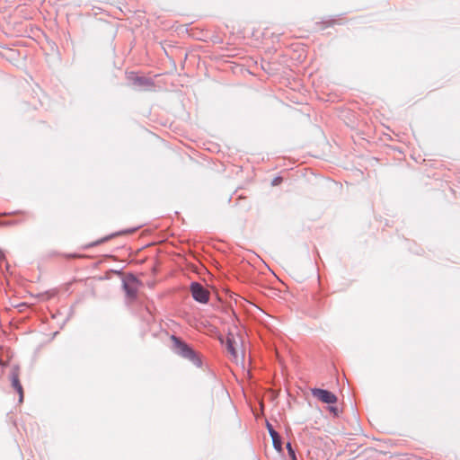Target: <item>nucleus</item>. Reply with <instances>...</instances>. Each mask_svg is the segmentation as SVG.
<instances>
[{
  "instance_id": "obj_2",
  "label": "nucleus",
  "mask_w": 460,
  "mask_h": 460,
  "mask_svg": "<svg viewBox=\"0 0 460 460\" xmlns=\"http://www.w3.org/2000/svg\"><path fill=\"white\" fill-rule=\"evenodd\" d=\"M170 339L172 341V348L177 354L199 364L196 353L188 346V344L174 335H172Z\"/></svg>"
},
{
  "instance_id": "obj_9",
  "label": "nucleus",
  "mask_w": 460,
  "mask_h": 460,
  "mask_svg": "<svg viewBox=\"0 0 460 460\" xmlns=\"http://www.w3.org/2000/svg\"><path fill=\"white\" fill-rule=\"evenodd\" d=\"M330 410L334 413V415H337L338 411H337V408L336 407L331 406Z\"/></svg>"
},
{
  "instance_id": "obj_7",
  "label": "nucleus",
  "mask_w": 460,
  "mask_h": 460,
  "mask_svg": "<svg viewBox=\"0 0 460 460\" xmlns=\"http://www.w3.org/2000/svg\"><path fill=\"white\" fill-rule=\"evenodd\" d=\"M133 284L134 283L126 282L124 285L127 295L131 298L136 297L137 292V288Z\"/></svg>"
},
{
  "instance_id": "obj_1",
  "label": "nucleus",
  "mask_w": 460,
  "mask_h": 460,
  "mask_svg": "<svg viewBox=\"0 0 460 460\" xmlns=\"http://www.w3.org/2000/svg\"><path fill=\"white\" fill-rule=\"evenodd\" d=\"M226 345L232 360L244 367L247 353L244 332L237 326L232 327L228 331Z\"/></svg>"
},
{
  "instance_id": "obj_5",
  "label": "nucleus",
  "mask_w": 460,
  "mask_h": 460,
  "mask_svg": "<svg viewBox=\"0 0 460 460\" xmlns=\"http://www.w3.org/2000/svg\"><path fill=\"white\" fill-rule=\"evenodd\" d=\"M267 429L269 430V433L272 438L273 446L276 450L279 452L282 451V443L279 435L277 431L273 429L272 425L267 422Z\"/></svg>"
},
{
  "instance_id": "obj_4",
  "label": "nucleus",
  "mask_w": 460,
  "mask_h": 460,
  "mask_svg": "<svg viewBox=\"0 0 460 460\" xmlns=\"http://www.w3.org/2000/svg\"><path fill=\"white\" fill-rule=\"evenodd\" d=\"M312 394L324 403L332 404L337 402V396L327 390L314 388L312 389Z\"/></svg>"
},
{
  "instance_id": "obj_6",
  "label": "nucleus",
  "mask_w": 460,
  "mask_h": 460,
  "mask_svg": "<svg viewBox=\"0 0 460 460\" xmlns=\"http://www.w3.org/2000/svg\"><path fill=\"white\" fill-rule=\"evenodd\" d=\"M12 385L19 394V402H22L23 401V389L19 380V376L17 373H13L12 375Z\"/></svg>"
},
{
  "instance_id": "obj_3",
  "label": "nucleus",
  "mask_w": 460,
  "mask_h": 460,
  "mask_svg": "<svg viewBox=\"0 0 460 460\" xmlns=\"http://www.w3.org/2000/svg\"><path fill=\"white\" fill-rule=\"evenodd\" d=\"M190 291L193 298L199 303H208L209 292L199 283L194 282L190 285Z\"/></svg>"
},
{
  "instance_id": "obj_8",
  "label": "nucleus",
  "mask_w": 460,
  "mask_h": 460,
  "mask_svg": "<svg viewBox=\"0 0 460 460\" xmlns=\"http://www.w3.org/2000/svg\"><path fill=\"white\" fill-rule=\"evenodd\" d=\"M287 448L288 450V454L290 456V457L295 460L296 459V455H295V451L292 449V447H291V444L290 443H288L287 445Z\"/></svg>"
}]
</instances>
